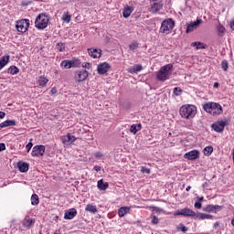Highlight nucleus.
I'll return each instance as SVG.
<instances>
[{
	"mask_svg": "<svg viewBox=\"0 0 234 234\" xmlns=\"http://www.w3.org/2000/svg\"><path fill=\"white\" fill-rule=\"evenodd\" d=\"M33 144L32 143H28L27 145H26V149L27 150V153L30 151V149H32L33 147Z\"/></svg>",
	"mask_w": 234,
	"mask_h": 234,
	"instance_id": "3c124183",
	"label": "nucleus"
},
{
	"mask_svg": "<svg viewBox=\"0 0 234 234\" xmlns=\"http://www.w3.org/2000/svg\"><path fill=\"white\" fill-rule=\"evenodd\" d=\"M28 167H29L28 163H25L21 161L17 163V168L20 171V173H27V171H28Z\"/></svg>",
	"mask_w": 234,
	"mask_h": 234,
	"instance_id": "a211bd4d",
	"label": "nucleus"
},
{
	"mask_svg": "<svg viewBox=\"0 0 234 234\" xmlns=\"http://www.w3.org/2000/svg\"><path fill=\"white\" fill-rule=\"evenodd\" d=\"M200 25H202V19L200 18H197V21L190 22V24L187 26L186 30V34H190V32H194L195 30H197L198 27H200Z\"/></svg>",
	"mask_w": 234,
	"mask_h": 234,
	"instance_id": "0eeeda50",
	"label": "nucleus"
},
{
	"mask_svg": "<svg viewBox=\"0 0 234 234\" xmlns=\"http://www.w3.org/2000/svg\"><path fill=\"white\" fill-rule=\"evenodd\" d=\"M232 160H233V162H234V148H233V150H232Z\"/></svg>",
	"mask_w": 234,
	"mask_h": 234,
	"instance_id": "69168bd1",
	"label": "nucleus"
},
{
	"mask_svg": "<svg viewBox=\"0 0 234 234\" xmlns=\"http://www.w3.org/2000/svg\"><path fill=\"white\" fill-rule=\"evenodd\" d=\"M182 214L183 217H192L193 218L197 219V213L193 210H191V208H182Z\"/></svg>",
	"mask_w": 234,
	"mask_h": 234,
	"instance_id": "dca6fc26",
	"label": "nucleus"
},
{
	"mask_svg": "<svg viewBox=\"0 0 234 234\" xmlns=\"http://www.w3.org/2000/svg\"><path fill=\"white\" fill-rule=\"evenodd\" d=\"M129 211H131V207H122L118 210V215H119L120 218L125 217V215H127V213H129Z\"/></svg>",
	"mask_w": 234,
	"mask_h": 234,
	"instance_id": "b1692460",
	"label": "nucleus"
},
{
	"mask_svg": "<svg viewBox=\"0 0 234 234\" xmlns=\"http://www.w3.org/2000/svg\"><path fill=\"white\" fill-rule=\"evenodd\" d=\"M78 215V210L76 208H69L64 214L65 220H72Z\"/></svg>",
	"mask_w": 234,
	"mask_h": 234,
	"instance_id": "4468645a",
	"label": "nucleus"
},
{
	"mask_svg": "<svg viewBox=\"0 0 234 234\" xmlns=\"http://www.w3.org/2000/svg\"><path fill=\"white\" fill-rule=\"evenodd\" d=\"M218 85H219L218 82H215L214 83V89H218Z\"/></svg>",
	"mask_w": 234,
	"mask_h": 234,
	"instance_id": "bf43d9fd",
	"label": "nucleus"
},
{
	"mask_svg": "<svg viewBox=\"0 0 234 234\" xmlns=\"http://www.w3.org/2000/svg\"><path fill=\"white\" fill-rule=\"evenodd\" d=\"M213 153V146H207L204 149V154L205 156H211V154Z\"/></svg>",
	"mask_w": 234,
	"mask_h": 234,
	"instance_id": "f704fd0d",
	"label": "nucleus"
},
{
	"mask_svg": "<svg viewBox=\"0 0 234 234\" xmlns=\"http://www.w3.org/2000/svg\"><path fill=\"white\" fill-rule=\"evenodd\" d=\"M5 116H6V113H5L4 112H0V120H3Z\"/></svg>",
	"mask_w": 234,
	"mask_h": 234,
	"instance_id": "13d9d810",
	"label": "nucleus"
},
{
	"mask_svg": "<svg viewBox=\"0 0 234 234\" xmlns=\"http://www.w3.org/2000/svg\"><path fill=\"white\" fill-rule=\"evenodd\" d=\"M224 112V110L222 109V106L218 103H217V107L214 108L212 111V113H210L212 116H220Z\"/></svg>",
	"mask_w": 234,
	"mask_h": 234,
	"instance_id": "412c9836",
	"label": "nucleus"
},
{
	"mask_svg": "<svg viewBox=\"0 0 234 234\" xmlns=\"http://www.w3.org/2000/svg\"><path fill=\"white\" fill-rule=\"evenodd\" d=\"M179 113L181 118H185L186 120H192L194 116H197V108L195 105L191 104L183 105L179 109Z\"/></svg>",
	"mask_w": 234,
	"mask_h": 234,
	"instance_id": "f03ea898",
	"label": "nucleus"
},
{
	"mask_svg": "<svg viewBox=\"0 0 234 234\" xmlns=\"http://www.w3.org/2000/svg\"><path fill=\"white\" fill-rule=\"evenodd\" d=\"M97 187L100 191H105L109 187V183L103 182V179H101L97 183Z\"/></svg>",
	"mask_w": 234,
	"mask_h": 234,
	"instance_id": "4be33fe9",
	"label": "nucleus"
},
{
	"mask_svg": "<svg viewBox=\"0 0 234 234\" xmlns=\"http://www.w3.org/2000/svg\"><path fill=\"white\" fill-rule=\"evenodd\" d=\"M62 143L64 144V145H69L70 144L69 141V133H67V135L62 137Z\"/></svg>",
	"mask_w": 234,
	"mask_h": 234,
	"instance_id": "ea45409f",
	"label": "nucleus"
},
{
	"mask_svg": "<svg viewBox=\"0 0 234 234\" xmlns=\"http://www.w3.org/2000/svg\"><path fill=\"white\" fill-rule=\"evenodd\" d=\"M70 15H69V13H64V15L62 16V21H64V23H70Z\"/></svg>",
	"mask_w": 234,
	"mask_h": 234,
	"instance_id": "e433bc0d",
	"label": "nucleus"
},
{
	"mask_svg": "<svg viewBox=\"0 0 234 234\" xmlns=\"http://www.w3.org/2000/svg\"><path fill=\"white\" fill-rule=\"evenodd\" d=\"M45 154V145H36L33 147L31 156H43Z\"/></svg>",
	"mask_w": 234,
	"mask_h": 234,
	"instance_id": "9d476101",
	"label": "nucleus"
},
{
	"mask_svg": "<svg viewBox=\"0 0 234 234\" xmlns=\"http://www.w3.org/2000/svg\"><path fill=\"white\" fill-rule=\"evenodd\" d=\"M62 69H72V63L69 59L62 60L60 63Z\"/></svg>",
	"mask_w": 234,
	"mask_h": 234,
	"instance_id": "cd10ccee",
	"label": "nucleus"
},
{
	"mask_svg": "<svg viewBox=\"0 0 234 234\" xmlns=\"http://www.w3.org/2000/svg\"><path fill=\"white\" fill-rule=\"evenodd\" d=\"M191 186H186V191H190Z\"/></svg>",
	"mask_w": 234,
	"mask_h": 234,
	"instance_id": "680f3d73",
	"label": "nucleus"
},
{
	"mask_svg": "<svg viewBox=\"0 0 234 234\" xmlns=\"http://www.w3.org/2000/svg\"><path fill=\"white\" fill-rule=\"evenodd\" d=\"M34 219L30 218H26L23 221L24 228H30L32 224H34Z\"/></svg>",
	"mask_w": 234,
	"mask_h": 234,
	"instance_id": "2f4dec72",
	"label": "nucleus"
},
{
	"mask_svg": "<svg viewBox=\"0 0 234 234\" xmlns=\"http://www.w3.org/2000/svg\"><path fill=\"white\" fill-rule=\"evenodd\" d=\"M37 83L40 87H46L47 83H48V79H47L45 76H40Z\"/></svg>",
	"mask_w": 234,
	"mask_h": 234,
	"instance_id": "c85d7f7f",
	"label": "nucleus"
},
{
	"mask_svg": "<svg viewBox=\"0 0 234 234\" xmlns=\"http://www.w3.org/2000/svg\"><path fill=\"white\" fill-rule=\"evenodd\" d=\"M57 50H58V52H63L65 50V43L58 42L57 44Z\"/></svg>",
	"mask_w": 234,
	"mask_h": 234,
	"instance_id": "4c0bfd02",
	"label": "nucleus"
},
{
	"mask_svg": "<svg viewBox=\"0 0 234 234\" xmlns=\"http://www.w3.org/2000/svg\"><path fill=\"white\" fill-rule=\"evenodd\" d=\"M6 149V144L5 143H0V152L5 151Z\"/></svg>",
	"mask_w": 234,
	"mask_h": 234,
	"instance_id": "603ef678",
	"label": "nucleus"
},
{
	"mask_svg": "<svg viewBox=\"0 0 234 234\" xmlns=\"http://www.w3.org/2000/svg\"><path fill=\"white\" fill-rule=\"evenodd\" d=\"M142 70V65H135L130 69L132 74H136Z\"/></svg>",
	"mask_w": 234,
	"mask_h": 234,
	"instance_id": "72a5a7b5",
	"label": "nucleus"
},
{
	"mask_svg": "<svg viewBox=\"0 0 234 234\" xmlns=\"http://www.w3.org/2000/svg\"><path fill=\"white\" fill-rule=\"evenodd\" d=\"M194 207H196V209H201V208H202V203L197 201V202L194 204Z\"/></svg>",
	"mask_w": 234,
	"mask_h": 234,
	"instance_id": "09e8293b",
	"label": "nucleus"
},
{
	"mask_svg": "<svg viewBox=\"0 0 234 234\" xmlns=\"http://www.w3.org/2000/svg\"><path fill=\"white\" fill-rule=\"evenodd\" d=\"M215 107H217V102H207L203 104V111L205 112H208V114H211Z\"/></svg>",
	"mask_w": 234,
	"mask_h": 234,
	"instance_id": "2eb2a0df",
	"label": "nucleus"
},
{
	"mask_svg": "<svg viewBox=\"0 0 234 234\" xmlns=\"http://www.w3.org/2000/svg\"><path fill=\"white\" fill-rule=\"evenodd\" d=\"M226 127V122L224 121H218L211 124V128L215 133H222L224 128Z\"/></svg>",
	"mask_w": 234,
	"mask_h": 234,
	"instance_id": "1a4fd4ad",
	"label": "nucleus"
},
{
	"mask_svg": "<svg viewBox=\"0 0 234 234\" xmlns=\"http://www.w3.org/2000/svg\"><path fill=\"white\" fill-rule=\"evenodd\" d=\"M177 229L179 230V231H183V233H186V231H187V227H186L184 224H179V227L177 228Z\"/></svg>",
	"mask_w": 234,
	"mask_h": 234,
	"instance_id": "a19ab883",
	"label": "nucleus"
},
{
	"mask_svg": "<svg viewBox=\"0 0 234 234\" xmlns=\"http://www.w3.org/2000/svg\"><path fill=\"white\" fill-rule=\"evenodd\" d=\"M85 211H88V213H92L93 215H96L98 213V208L96 206L92 204H88L85 207Z\"/></svg>",
	"mask_w": 234,
	"mask_h": 234,
	"instance_id": "393cba45",
	"label": "nucleus"
},
{
	"mask_svg": "<svg viewBox=\"0 0 234 234\" xmlns=\"http://www.w3.org/2000/svg\"><path fill=\"white\" fill-rule=\"evenodd\" d=\"M218 222H216V223H214V228H217V227H218Z\"/></svg>",
	"mask_w": 234,
	"mask_h": 234,
	"instance_id": "0e129e2a",
	"label": "nucleus"
},
{
	"mask_svg": "<svg viewBox=\"0 0 234 234\" xmlns=\"http://www.w3.org/2000/svg\"><path fill=\"white\" fill-rule=\"evenodd\" d=\"M158 222H159L158 217L153 216V217H152V221H151V223H152L153 225H156V224H158Z\"/></svg>",
	"mask_w": 234,
	"mask_h": 234,
	"instance_id": "49530a36",
	"label": "nucleus"
},
{
	"mask_svg": "<svg viewBox=\"0 0 234 234\" xmlns=\"http://www.w3.org/2000/svg\"><path fill=\"white\" fill-rule=\"evenodd\" d=\"M228 67H229L228 60H223L221 62V69H222V70H224L226 72L228 70Z\"/></svg>",
	"mask_w": 234,
	"mask_h": 234,
	"instance_id": "58836bf2",
	"label": "nucleus"
},
{
	"mask_svg": "<svg viewBox=\"0 0 234 234\" xmlns=\"http://www.w3.org/2000/svg\"><path fill=\"white\" fill-rule=\"evenodd\" d=\"M224 207L218 205H207L205 208L207 213H217V211H222Z\"/></svg>",
	"mask_w": 234,
	"mask_h": 234,
	"instance_id": "ddd939ff",
	"label": "nucleus"
},
{
	"mask_svg": "<svg viewBox=\"0 0 234 234\" xmlns=\"http://www.w3.org/2000/svg\"><path fill=\"white\" fill-rule=\"evenodd\" d=\"M155 210H156V211H160V208H159V207H155Z\"/></svg>",
	"mask_w": 234,
	"mask_h": 234,
	"instance_id": "338daca9",
	"label": "nucleus"
},
{
	"mask_svg": "<svg viewBox=\"0 0 234 234\" xmlns=\"http://www.w3.org/2000/svg\"><path fill=\"white\" fill-rule=\"evenodd\" d=\"M173 74V64H166L162 66L157 71L156 78L158 81H167Z\"/></svg>",
	"mask_w": 234,
	"mask_h": 234,
	"instance_id": "f257e3e1",
	"label": "nucleus"
},
{
	"mask_svg": "<svg viewBox=\"0 0 234 234\" xmlns=\"http://www.w3.org/2000/svg\"><path fill=\"white\" fill-rule=\"evenodd\" d=\"M93 169H94V171H97V173H98V172L101 171V166L97 165V166H94Z\"/></svg>",
	"mask_w": 234,
	"mask_h": 234,
	"instance_id": "6e6d98bb",
	"label": "nucleus"
},
{
	"mask_svg": "<svg viewBox=\"0 0 234 234\" xmlns=\"http://www.w3.org/2000/svg\"><path fill=\"white\" fill-rule=\"evenodd\" d=\"M174 215H175L176 217H178V216H182V217H183L182 209L176 211V212L174 213Z\"/></svg>",
	"mask_w": 234,
	"mask_h": 234,
	"instance_id": "864d4df0",
	"label": "nucleus"
},
{
	"mask_svg": "<svg viewBox=\"0 0 234 234\" xmlns=\"http://www.w3.org/2000/svg\"><path fill=\"white\" fill-rule=\"evenodd\" d=\"M141 173H146V175H151V169L146 168L145 166H142Z\"/></svg>",
	"mask_w": 234,
	"mask_h": 234,
	"instance_id": "a18cd8bd",
	"label": "nucleus"
},
{
	"mask_svg": "<svg viewBox=\"0 0 234 234\" xmlns=\"http://www.w3.org/2000/svg\"><path fill=\"white\" fill-rule=\"evenodd\" d=\"M71 61V69H78L81 65V61L80 59H73Z\"/></svg>",
	"mask_w": 234,
	"mask_h": 234,
	"instance_id": "c9c22d12",
	"label": "nucleus"
},
{
	"mask_svg": "<svg viewBox=\"0 0 234 234\" xmlns=\"http://www.w3.org/2000/svg\"><path fill=\"white\" fill-rule=\"evenodd\" d=\"M196 218H198V220H206V219L213 218V216L209 214H204L202 212H198L196 216Z\"/></svg>",
	"mask_w": 234,
	"mask_h": 234,
	"instance_id": "5701e85b",
	"label": "nucleus"
},
{
	"mask_svg": "<svg viewBox=\"0 0 234 234\" xmlns=\"http://www.w3.org/2000/svg\"><path fill=\"white\" fill-rule=\"evenodd\" d=\"M226 30V28H224L223 26H219L218 27V31L219 32V34H224V31Z\"/></svg>",
	"mask_w": 234,
	"mask_h": 234,
	"instance_id": "8fccbe9b",
	"label": "nucleus"
},
{
	"mask_svg": "<svg viewBox=\"0 0 234 234\" xmlns=\"http://www.w3.org/2000/svg\"><path fill=\"white\" fill-rule=\"evenodd\" d=\"M175 28V20L173 18L165 19L162 22L160 32L162 34H171V31Z\"/></svg>",
	"mask_w": 234,
	"mask_h": 234,
	"instance_id": "20e7f679",
	"label": "nucleus"
},
{
	"mask_svg": "<svg viewBox=\"0 0 234 234\" xmlns=\"http://www.w3.org/2000/svg\"><path fill=\"white\" fill-rule=\"evenodd\" d=\"M82 67H83L84 69H89V67H90V63L86 62V63L82 64Z\"/></svg>",
	"mask_w": 234,
	"mask_h": 234,
	"instance_id": "5fc2aeb1",
	"label": "nucleus"
},
{
	"mask_svg": "<svg viewBox=\"0 0 234 234\" xmlns=\"http://www.w3.org/2000/svg\"><path fill=\"white\" fill-rule=\"evenodd\" d=\"M88 54L90 56V58H93L94 59H98L99 58H101V49L90 48H88Z\"/></svg>",
	"mask_w": 234,
	"mask_h": 234,
	"instance_id": "f8f14e48",
	"label": "nucleus"
},
{
	"mask_svg": "<svg viewBox=\"0 0 234 234\" xmlns=\"http://www.w3.org/2000/svg\"><path fill=\"white\" fill-rule=\"evenodd\" d=\"M131 14H133V7L131 6H126L123 8L122 10V16L127 18L131 16Z\"/></svg>",
	"mask_w": 234,
	"mask_h": 234,
	"instance_id": "a878e982",
	"label": "nucleus"
},
{
	"mask_svg": "<svg viewBox=\"0 0 234 234\" xmlns=\"http://www.w3.org/2000/svg\"><path fill=\"white\" fill-rule=\"evenodd\" d=\"M31 204L32 206H37L39 204V197L37 194L31 196Z\"/></svg>",
	"mask_w": 234,
	"mask_h": 234,
	"instance_id": "473e14b6",
	"label": "nucleus"
},
{
	"mask_svg": "<svg viewBox=\"0 0 234 234\" xmlns=\"http://www.w3.org/2000/svg\"><path fill=\"white\" fill-rule=\"evenodd\" d=\"M48 21H50V16L47 13H40L35 20V27L37 30H45L48 27Z\"/></svg>",
	"mask_w": 234,
	"mask_h": 234,
	"instance_id": "7ed1b4c3",
	"label": "nucleus"
},
{
	"mask_svg": "<svg viewBox=\"0 0 234 234\" xmlns=\"http://www.w3.org/2000/svg\"><path fill=\"white\" fill-rule=\"evenodd\" d=\"M162 6L163 5L161 3L155 2L152 5L150 12H152V14H156L162 10Z\"/></svg>",
	"mask_w": 234,
	"mask_h": 234,
	"instance_id": "6ab92c4d",
	"label": "nucleus"
},
{
	"mask_svg": "<svg viewBox=\"0 0 234 234\" xmlns=\"http://www.w3.org/2000/svg\"><path fill=\"white\" fill-rule=\"evenodd\" d=\"M191 47H197V49L199 50V49L207 48V45H206V44H204L202 42H193L191 44Z\"/></svg>",
	"mask_w": 234,
	"mask_h": 234,
	"instance_id": "7c9ffc66",
	"label": "nucleus"
},
{
	"mask_svg": "<svg viewBox=\"0 0 234 234\" xmlns=\"http://www.w3.org/2000/svg\"><path fill=\"white\" fill-rule=\"evenodd\" d=\"M199 202H202V200H204V197H197Z\"/></svg>",
	"mask_w": 234,
	"mask_h": 234,
	"instance_id": "e2e57ef3",
	"label": "nucleus"
},
{
	"mask_svg": "<svg viewBox=\"0 0 234 234\" xmlns=\"http://www.w3.org/2000/svg\"><path fill=\"white\" fill-rule=\"evenodd\" d=\"M184 158L186 160H198L200 158V152L198 150H191L190 152L185 154Z\"/></svg>",
	"mask_w": 234,
	"mask_h": 234,
	"instance_id": "6e6552de",
	"label": "nucleus"
},
{
	"mask_svg": "<svg viewBox=\"0 0 234 234\" xmlns=\"http://www.w3.org/2000/svg\"><path fill=\"white\" fill-rule=\"evenodd\" d=\"M16 122L14 120H6L0 123V131L1 129H5V127H15Z\"/></svg>",
	"mask_w": 234,
	"mask_h": 234,
	"instance_id": "aec40b11",
	"label": "nucleus"
},
{
	"mask_svg": "<svg viewBox=\"0 0 234 234\" xmlns=\"http://www.w3.org/2000/svg\"><path fill=\"white\" fill-rule=\"evenodd\" d=\"M30 27V20L29 19H21L16 21V28L17 32H21V34H25L27 30H28Z\"/></svg>",
	"mask_w": 234,
	"mask_h": 234,
	"instance_id": "39448f33",
	"label": "nucleus"
},
{
	"mask_svg": "<svg viewBox=\"0 0 234 234\" xmlns=\"http://www.w3.org/2000/svg\"><path fill=\"white\" fill-rule=\"evenodd\" d=\"M94 156H95V158H97V160H100L103 157V154H101V152H96L94 154Z\"/></svg>",
	"mask_w": 234,
	"mask_h": 234,
	"instance_id": "de8ad7c7",
	"label": "nucleus"
},
{
	"mask_svg": "<svg viewBox=\"0 0 234 234\" xmlns=\"http://www.w3.org/2000/svg\"><path fill=\"white\" fill-rule=\"evenodd\" d=\"M56 92H58V90H56V88H52L50 90V94L54 95L56 94Z\"/></svg>",
	"mask_w": 234,
	"mask_h": 234,
	"instance_id": "4d7b16f0",
	"label": "nucleus"
},
{
	"mask_svg": "<svg viewBox=\"0 0 234 234\" xmlns=\"http://www.w3.org/2000/svg\"><path fill=\"white\" fill-rule=\"evenodd\" d=\"M68 140H69V144H72V143L76 142V137L70 133H68Z\"/></svg>",
	"mask_w": 234,
	"mask_h": 234,
	"instance_id": "37998d69",
	"label": "nucleus"
},
{
	"mask_svg": "<svg viewBox=\"0 0 234 234\" xmlns=\"http://www.w3.org/2000/svg\"><path fill=\"white\" fill-rule=\"evenodd\" d=\"M174 94H175L176 96H180V94H182V89H180V88H178V87H176V88L174 89Z\"/></svg>",
	"mask_w": 234,
	"mask_h": 234,
	"instance_id": "79ce46f5",
	"label": "nucleus"
},
{
	"mask_svg": "<svg viewBox=\"0 0 234 234\" xmlns=\"http://www.w3.org/2000/svg\"><path fill=\"white\" fill-rule=\"evenodd\" d=\"M130 50H136L138 48V42H133L129 46Z\"/></svg>",
	"mask_w": 234,
	"mask_h": 234,
	"instance_id": "c03bdc74",
	"label": "nucleus"
},
{
	"mask_svg": "<svg viewBox=\"0 0 234 234\" xmlns=\"http://www.w3.org/2000/svg\"><path fill=\"white\" fill-rule=\"evenodd\" d=\"M89 78V71L85 69L77 70L75 72L74 80L77 83H81V81H85Z\"/></svg>",
	"mask_w": 234,
	"mask_h": 234,
	"instance_id": "423d86ee",
	"label": "nucleus"
},
{
	"mask_svg": "<svg viewBox=\"0 0 234 234\" xmlns=\"http://www.w3.org/2000/svg\"><path fill=\"white\" fill-rule=\"evenodd\" d=\"M8 74H12V76H15V74H19V68L16 66H11L7 69Z\"/></svg>",
	"mask_w": 234,
	"mask_h": 234,
	"instance_id": "c756f323",
	"label": "nucleus"
},
{
	"mask_svg": "<svg viewBox=\"0 0 234 234\" xmlns=\"http://www.w3.org/2000/svg\"><path fill=\"white\" fill-rule=\"evenodd\" d=\"M142 130V124L138 123V124H133L130 128V133H133V134H136V133H138V131Z\"/></svg>",
	"mask_w": 234,
	"mask_h": 234,
	"instance_id": "bb28decb",
	"label": "nucleus"
},
{
	"mask_svg": "<svg viewBox=\"0 0 234 234\" xmlns=\"http://www.w3.org/2000/svg\"><path fill=\"white\" fill-rule=\"evenodd\" d=\"M9 62H10V55L1 57L0 58V70L5 69V67H6V65H8Z\"/></svg>",
	"mask_w": 234,
	"mask_h": 234,
	"instance_id": "f3484780",
	"label": "nucleus"
},
{
	"mask_svg": "<svg viewBox=\"0 0 234 234\" xmlns=\"http://www.w3.org/2000/svg\"><path fill=\"white\" fill-rule=\"evenodd\" d=\"M28 4H29L28 2H24V3L22 4V5H23V6H28Z\"/></svg>",
	"mask_w": 234,
	"mask_h": 234,
	"instance_id": "052dcab7",
	"label": "nucleus"
},
{
	"mask_svg": "<svg viewBox=\"0 0 234 234\" xmlns=\"http://www.w3.org/2000/svg\"><path fill=\"white\" fill-rule=\"evenodd\" d=\"M109 69H111V65L109 63H101L97 66V72L98 74H107V72H109Z\"/></svg>",
	"mask_w": 234,
	"mask_h": 234,
	"instance_id": "9b49d317",
	"label": "nucleus"
}]
</instances>
